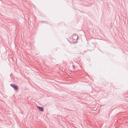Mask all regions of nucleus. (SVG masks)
<instances>
[{
    "instance_id": "obj_1",
    "label": "nucleus",
    "mask_w": 128,
    "mask_h": 128,
    "mask_svg": "<svg viewBox=\"0 0 128 128\" xmlns=\"http://www.w3.org/2000/svg\"><path fill=\"white\" fill-rule=\"evenodd\" d=\"M10 85L11 87L13 88L14 90H17L19 89L18 86L14 84H10Z\"/></svg>"
},
{
    "instance_id": "obj_2",
    "label": "nucleus",
    "mask_w": 128,
    "mask_h": 128,
    "mask_svg": "<svg viewBox=\"0 0 128 128\" xmlns=\"http://www.w3.org/2000/svg\"><path fill=\"white\" fill-rule=\"evenodd\" d=\"M78 36L74 34L73 35L72 37V38L73 40H76L78 38Z\"/></svg>"
},
{
    "instance_id": "obj_3",
    "label": "nucleus",
    "mask_w": 128,
    "mask_h": 128,
    "mask_svg": "<svg viewBox=\"0 0 128 128\" xmlns=\"http://www.w3.org/2000/svg\"><path fill=\"white\" fill-rule=\"evenodd\" d=\"M37 108L40 111L42 112L44 111V109L42 107L37 106Z\"/></svg>"
},
{
    "instance_id": "obj_4",
    "label": "nucleus",
    "mask_w": 128,
    "mask_h": 128,
    "mask_svg": "<svg viewBox=\"0 0 128 128\" xmlns=\"http://www.w3.org/2000/svg\"><path fill=\"white\" fill-rule=\"evenodd\" d=\"M92 46L93 47V48L92 49V50H93L94 49V45H93Z\"/></svg>"
},
{
    "instance_id": "obj_5",
    "label": "nucleus",
    "mask_w": 128,
    "mask_h": 128,
    "mask_svg": "<svg viewBox=\"0 0 128 128\" xmlns=\"http://www.w3.org/2000/svg\"><path fill=\"white\" fill-rule=\"evenodd\" d=\"M72 66L74 68V67H75V66H74V65H73Z\"/></svg>"
}]
</instances>
